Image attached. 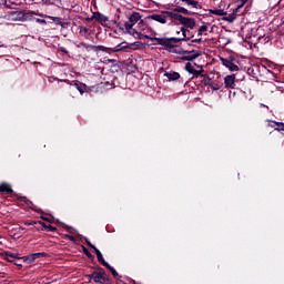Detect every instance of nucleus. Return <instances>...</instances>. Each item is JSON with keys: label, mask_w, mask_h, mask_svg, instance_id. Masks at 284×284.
<instances>
[{"label": "nucleus", "mask_w": 284, "mask_h": 284, "mask_svg": "<svg viewBox=\"0 0 284 284\" xmlns=\"http://www.w3.org/2000/svg\"><path fill=\"white\" fill-rule=\"evenodd\" d=\"M4 258H6V261H8L9 263H12V261H14V258H17V255L7 253Z\"/></svg>", "instance_id": "24"}, {"label": "nucleus", "mask_w": 284, "mask_h": 284, "mask_svg": "<svg viewBox=\"0 0 284 284\" xmlns=\"http://www.w3.org/2000/svg\"><path fill=\"white\" fill-rule=\"evenodd\" d=\"M224 84H225V88H229L230 90H234L236 88V75L235 74L226 75L224 78Z\"/></svg>", "instance_id": "6"}, {"label": "nucleus", "mask_w": 284, "mask_h": 284, "mask_svg": "<svg viewBox=\"0 0 284 284\" xmlns=\"http://www.w3.org/2000/svg\"><path fill=\"white\" fill-rule=\"evenodd\" d=\"M128 48H130V44L122 42L113 48V52H123V50H128Z\"/></svg>", "instance_id": "15"}, {"label": "nucleus", "mask_w": 284, "mask_h": 284, "mask_svg": "<svg viewBox=\"0 0 284 284\" xmlns=\"http://www.w3.org/2000/svg\"><path fill=\"white\" fill-rule=\"evenodd\" d=\"M244 4H245V2H243L242 4H240V6L236 8V10L243 8Z\"/></svg>", "instance_id": "35"}, {"label": "nucleus", "mask_w": 284, "mask_h": 284, "mask_svg": "<svg viewBox=\"0 0 284 284\" xmlns=\"http://www.w3.org/2000/svg\"><path fill=\"white\" fill-rule=\"evenodd\" d=\"M108 270H110V272L112 273L113 276H119V273H116V270H114V267L110 266H106Z\"/></svg>", "instance_id": "25"}, {"label": "nucleus", "mask_w": 284, "mask_h": 284, "mask_svg": "<svg viewBox=\"0 0 284 284\" xmlns=\"http://www.w3.org/2000/svg\"><path fill=\"white\" fill-rule=\"evenodd\" d=\"M211 88H212V90H214V91L221 90V85H219V84H212Z\"/></svg>", "instance_id": "30"}, {"label": "nucleus", "mask_w": 284, "mask_h": 284, "mask_svg": "<svg viewBox=\"0 0 284 284\" xmlns=\"http://www.w3.org/2000/svg\"><path fill=\"white\" fill-rule=\"evenodd\" d=\"M182 37L180 38H151V41H156L159 45H170V41L172 43H181V41H185L187 39V30L185 28H181Z\"/></svg>", "instance_id": "3"}, {"label": "nucleus", "mask_w": 284, "mask_h": 284, "mask_svg": "<svg viewBox=\"0 0 284 284\" xmlns=\"http://www.w3.org/2000/svg\"><path fill=\"white\" fill-rule=\"evenodd\" d=\"M47 19H52L53 21H55L59 26H61L62 28H65V23H63L61 21V18H57V17H52V16H44Z\"/></svg>", "instance_id": "18"}, {"label": "nucleus", "mask_w": 284, "mask_h": 284, "mask_svg": "<svg viewBox=\"0 0 284 284\" xmlns=\"http://www.w3.org/2000/svg\"><path fill=\"white\" fill-rule=\"evenodd\" d=\"M211 14H215L216 17H225L227 12H225L223 9H214L211 10Z\"/></svg>", "instance_id": "17"}, {"label": "nucleus", "mask_w": 284, "mask_h": 284, "mask_svg": "<svg viewBox=\"0 0 284 284\" xmlns=\"http://www.w3.org/2000/svg\"><path fill=\"white\" fill-rule=\"evenodd\" d=\"M67 239H69V241H72V243H74L77 241V239H74V236H72V235H67Z\"/></svg>", "instance_id": "33"}, {"label": "nucleus", "mask_w": 284, "mask_h": 284, "mask_svg": "<svg viewBox=\"0 0 284 284\" xmlns=\"http://www.w3.org/2000/svg\"><path fill=\"white\" fill-rule=\"evenodd\" d=\"M185 70L186 72H189L190 74H195V77H199V74H201V72H203V68L200 67V70L194 69V67L192 65V63L187 62L185 64Z\"/></svg>", "instance_id": "9"}, {"label": "nucleus", "mask_w": 284, "mask_h": 284, "mask_svg": "<svg viewBox=\"0 0 284 284\" xmlns=\"http://www.w3.org/2000/svg\"><path fill=\"white\" fill-rule=\"evenodd\" d=\"M199 42H201V38L193 40V43H199Z\"/></svg>", "instance_id": "34"}, {"label": "nucleus", "mask_w": 284, "mask_h": 284, "mask_svg": "<svg viewBox=\"0 0 284 284\" xmlns=\"http://www.w3.org/2000/svg\"><path fill=\"white\" fill-rule=\"evenodd\" d=\"M43 227L45 230H48L49 232H54L57 230V227L52 226V225H43Z\"/></svg>", "instance_id": "26"}, {"label": "nucleus", "mask_w": 284, "mask_h": 284, "mask_svg": "<svg viewBox=\"0 0 284 284\" xmlns=\"http://www.w3.org/2000/svg\"><path fill=\"white\" fill-rule=\"evenodd\" d=\"M196 57H199V52L192 51V54L190 55L189 59H196Z\"/></svg>", "instance_id": "29"}, {"label": "nucleus", "mask_w": 284, "mask_h": 284, "mask_svg": "<svg viewBox=\"0 0 284 284\" xmlns=\"http://www.w3.org/2000/svg\"><path fill=\"white\" fill-rule=\"evenodd\" d=\"M221 61H222V64L225 68H229L231 72H239V65H236L234 62H232V60L222 58Z\"/></svg>", "instance_id": "8"}, {"label": "nucleus", "mask_w": 284, "mask_h": 284, "mask_svg": "<svg viewBox=\"0 0 284 284\" xmlns=\"http://www.w3.org/2000/svg\"><path fill=\"white\" fill-rule=\"evenodd\" d=\"M203 32H207V26L203 24L197 30V34L199 37H202L203 36Z\"/></svg>", "instance_id": "23"}, {"label": "nucleus", "mask_w": 284, "mask_h": 284, "mask_svg": "<svg viewBox=\"0 0 284 284\" xmlns=\"http://www.w3.org/2000/svg\"><path fill=\"white\" fill-rule=\"evenodd\" d=\"M168 14L170 16L171 23H174V21H179L181 26H184L182 28H185L186 30L187 28H190V30H194L196 26V20L194 18L183 17L182 14H179V13H168Z\"/></svg>", "instance_id": "2"}, {"label": "nucleus", "mask_w": 284, "mask_h": 284, "mask_svg": "<svg viewBox=\"0 0 284 284\" xmlns=\"http://www.w3.org/2000/svg\"><path fill=\"white\" fill-rule=\"evenodd\" d=\"M156 34L152 27L145 24L143 20H140L136 24V29H130V36L134 37V39H139L140 41H143V39H153Z\"/></svg>", "instance_id": "1"}, {"label": "nucleus", "mask_w": 284, "mask_h": 284, "mask_svg": "<svg viewBox=\"0 0 284 284\" xmlns=\"http://www.w3.org/2000/svg\"><path fill=\"white\" fill-rule=\"evenodd\" d=\"M91 278L94 280V283H105V281H108V275L104 272H94L91 275Z\"/></svg>", "instance_id": "7"}, {"label": "nucleus", "mask_w": 284, "mask_h": 284, "mask_svg": "<svg viewBox=\"0 0 284 284\" xmlns=\"http://www.w3.org/2000/svg\"><path fill=\"white\" fill-rule=\"evenodd\" d=\"M0 192H6L7 194H11L12 186H10V184H8V183H2L0 185Z\"/></svg>", "instance_id": "16"}, {"label": "nucleus", "mask_w": 284, "mask_h": 284, "mask_svg": "<svg viewBox=\"0 0 284 284\" xmlns=\"http://www.w3.org/2000/svg\"><path fill=\"white\" fill-rule=\"evenodd\" d=\"M83 252L85 254V256H88V258H94L93 255H91L90 251H88V248L83 247Z\"/></svg>", "instance_id": "27"}, {"label": "nucleus", "mask_w": 284, "mask_h": 284, "mask_svg": "<svg viewBox=\"0 0 284 284\" xmlns=\"http://www.w3.org/2000/svg\"><path fill=\"white\" fill-rule=\"evenodd\" d=\"M37 23H42L43 26H45V20L44 19H36Z\"/></svg>", "instance_id": "32"}, {"label": "nucleus", "mask_w": 284, "mask_h": 284, "mask_svg": "<svg viewBox=\"0 0 284 284\" xmlns=\"http://www.w3.org/2000/svg\"><path fill=\"white\" fill-rule=\"evenodd\" d=\"M93 19H95V21H99V23H108V17L103 16L101 12L93 13Z\"/></svg>", "instance_id": "12"}, {"label": "nucleus", "mask_w": 284, "mask_h": 284, "mask_svg": "<svg viewBox=\"0 0 284 284\" xmlns=\"http://www.w3.org/2000/svg\"><path fill=\"white\" fill-rule=\"evenodd\" d=\"M170 14H175V13L171 11H162L161 13L149 16L148 19H151L152 21H156L158 23L165 24L168 23V19H170Z\"/></svg>", "instance_id": "4"}, {"label": "nucleus", "mask_w": 284, "mask_h": 284, "mask_svg": "<svg viewBox=\"0 0 284 284\" xmlns=\"http://www.w3.org/2000/svg\"><path fill=\"white\" fill-rule=\"evenodd\" d=\"M58 52H63V54H68V49L59 47Z\"/></svg>", "instance_id": "28"}, {"label": "nucleus", "mask_w": 284, "mask_h": 284, "mask_svg": "<svg viewBox=\"0 0 284 284\" xmlns=\"http://www.w3.org/2000/svg\"><path fill=\"white\" fill-rule=\"evenodd\" d=\"M275 126V130H277V132H284V123L283 122H272Z\"/></svg>", "instance_id": "21"}, {"label": "nucleus", "mask_w": 284, "mask_h": 284, "mask_svg": "<svg viewBox=\"0 0 284 284\" xmlns=\"http://www.w3.org/2000/svg\"><path fill=\"white\" fill-rule=\"evenodd\" d=\"M41 256H45V253H32L23 258L27 263H34V261H37V258H41Z\"/></svg>", "instance_id": "10"}, {"label": "nucleus", "mask_w": 284, "mask_h": 284, "mask_svg": "<svg viewBox=\"0 0 284 284\" xmlns=\"http://www.w3.org/2000/svg\"><path fill=\"white\" fill-rule=\"evenodd\" d=\"M182 3L189 8H193L194 10H201V3H199L196 0H182Z\"/></svg>", "instance_id": "11"}, {"label": "nucleus", "mask_w": 284, "mask_h": 284, "mask_svg": "<svg viewBox=\"0 0 284 284\" xmlns=\"http://www.w3.org/2000/svg\"><path fill=\"white\" fill-rule=\"evenodd\" d=\"M74 88L80 92V94H85V84H79V83H73Z\"/></svg>", "instance_id": "19"}, {"label": "nucleus", "mask_w": 284, "mask_h": 284, "mask_svg": "<svg viewBox=\"0 0 284 284\" xmlns=\"http://www.w3.org/2000/svg\"><path fill=\"white\" fill-rule=\"evenodd\" d=\"M94 252L98 256L99 263H102V265L104 267H109L110 264L108 262H105V258H103V254L101 253V251H99V248H94Z\"/></svg>", "instance_id": "13"}, {"label": "nucleus", "mask_w": 284, "mask_h": 284, "mask_svg": "<svg viewBox=\"0 0 284 284\" xmlns=\"http://www.w3.org/2000/svg\"><path fill=\"white\" fill-rule=\"evenodd\" d=\"M236 20V13L229 14L227 17L223 18V21H229V23H232Z\"/></svg>", "instance_id": "20"}, {"label": "nucleus", "mask_w": 284, "mask_h": 284, "mask_svg": "<svg viewBox=\"0 0 284 284\" xmlns=\"http://www.w3.org/2000/svg\"><path fill=\"white\" fill-rule=\"evenodd\" d=\"M181 32L183 33V31H181V29H180V31H176V34H181Z\"/></svg>", "instance_id": "37"}, {"label": "nucleus", "mask_w": 284, "mask_h": 284, "mask_svg": "<svg viewBox=\"0 0 284 284\" xmlns=\"http://www.w3.org/2000/svg\"><path fill=\"white\" fill-rule=\"evenodd\" d=\"M174 12H180L181 14H190V11L183 7L175 8Z\"/></svg>", "instance_id": "22"}, {"label": "nucleus", "mask_w": 284, "mask_h": 284, "mask_svg": "<svg viewBox=\"0 0 284 284\" xmlns=\"http://www.w3.org/2000/svg\"><path fill=\"white\" fill-rule=\"evenodd\" d=\"M141 19V13L139 12H133L130 18L129 21L125 22L124 28L128 32V34H130V30H135L134 26H136V23H139V20Z\"/></svg>", "instance_id": "5"}, {"label": "nucleus", "mask_w": 284, "mask_h": 284, "mask_svg": "<svg viewBox=\"0 0 284 284\" xmlns=\"http://www.w3.org/2000/svg\"><path fill=\"white\" fill-rule=\"evenodd\" d=\"M85 243L87 245H89V247H92V250L97 248V246H94L91 242H89L88 239H85Z\"/></svg>", "instance_id": "31"}, {"label": "nucleus", "mask_w": 284, "mask_h": 284, "mask_svg": "<svg viewBox=\"0 0 284 284\" xmlns=\"http://www.w3.org/2000/svg\"><path fill=\"white\" fill-rule=\"evenodd\" d=\"M1 239V235H0ZM0 247H3V241H0Z\"/></svg>", "instance_id": "36"}, {"label": "nucleus", "mask_w": 284, "mask_h": 284, "mask_svg": "<svg viewBox=\"0 0 284 284\" xmlns=\"http://www.w3.org/2000/svg\"><path fill=\"white\" fill-rule=\"evenodd\" d=\"M164 77H166L169 81H178V79H181V74H179V72H166Z\"/></svg>", "instance_id": "14"}]
</instances>
